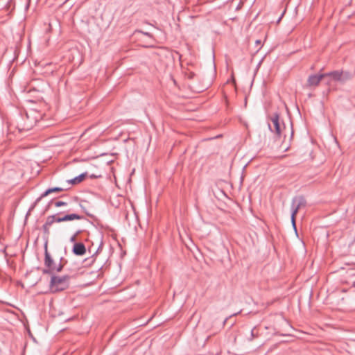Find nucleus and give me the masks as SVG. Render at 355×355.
<instances>
[{
	"instance_id": "obj_14",
	"label": "nucleus",
	"mask_w": 355,
	"mask_h": 355,
	"mask_svg": "<svg viewBox=\"0 0 355 355\" xmlns=\"http://www.w3.org/2000/svg\"><path fill=\"white\" fill-rule=\"evenodd\" d=\"M85 174H81L78 175V177L75 178L76 179V182L80 183L85 178Z\"/></svg>"
},
{
	"instance_id": "obj_7",
	"label": "nucleus",
	"mask_w": 355,
	"mask_h": 355,
	"mask_svg": "<svg viewBox=\"0 0 355 355\" xmlns=\"http://www.w3.org/2000/svg\"><path fill=\"white\" fill-rule=\"evenodd\" d=\"M325 78H330V80H328L327 83H330V80L338 81L341 83V76L340 71H334L329 73H324Z\"/></svg>"
},
{
	"instance_id": "obj_9",
	"label": "nucleus",
	"mask_w": 355,
	"mask_h": 355,
	"mask_svg": "<svg viewBox=\"0 0 355 355\" xmlns=\"http://www.w3.org/2000/svg\"><path fill=\"white\" fill-rule=\"evenodd\" d=\"M340 76H341V83H345V82L350 80L353 77V74L349 71H341Z\"/></svg>"
},
{
	"instance_id": "obj_2",
	"label": "nucleus",
	"mask_w": 355,
	"mask_h": 355,
	"mask_svg": "<svg viewBox=\"0 0 355 355\" xmlns=\"http://www.w3.org/2000/svg\"><path fill=\"white\" fill-rule=\"evenodd\" d=\"M70 276L62 277L53 275L50 282V287L53 292L61 291L67 289L69 286Z\"/></svg>"
},
{
	"instance_id": "obj_3",
	"label": "nucleus",
	"mask_w": 355,
	"mask_h": 355,
	"mask_svg": "<svg viewBox=\"0 0 355 355\" xmlns=\"http://www.w3.org/2000/svg\"><path fill=\"white\" fill-rule=\"evenodd\" d=\"M270 119V123H268L270 130L275 132L278 137H281L286 129L284 122L277 113H274Z\"/></svg>"
},
{
	"instance_id": "obj_19",
	"label": "nucleus",
	"mask_w": 355,
	"mask_h": 355,
	"mask_svg": "<svg viewBox=\"0 0 355 355\" xmlns=\"http://www.w3.org/2000/svg\"><path fill=\"white\" fill-rule=\"evenodd\" d=\"M252 336H254L253 330L251 331Z\"/></svg>"
},
{
	"instance_id": "obj_12",
	"label": "nucleus",
	"mask_w": 355,
	"mask_h": 355,
	"mask_svg": "<svg viewBox=\"0 0 355 355\" xmlns=\"http://www.w3.org/2000/svg\"><path fill=\"white\" fill-rule=\"evenodd\" d=\"M297 210H293L292 214H291V221L293 226L294 227L295 230H296V226H295V215L297 214Z\"/></svg>"
},
{
	"instance_id": "obj_5",
	"label": "nucleus",
	"mask_w": 355,
	"mask_h": 355,
	"mask_svg": "<svg viewBox=\"0 0 355 355\" xmlns=\"http://www.w3.org/2000/svg\"><path fill=\"white\" fill-rule=\"evenodd\" d=\"M83 218V216L77 214H67L63 217H58L57 223L64 222L67 220H80Z\"/></svg>"
},
{
	"instance_id": "obj_6",
	"label": "nucleus",
	"mask_w": 355,
	"mask_h": 355,
	"mask_svg": "<svg viewBox=\"0 0 355 355\" xmlns=\"http://www.w3.org/2000/svg\"><path fill=\"white\" fill-rule=\"evenodd\" d=\"M73 254L78 256H82L85 254L86 248L83 243H76L72 250Z\"/></svg>"
},
{
	"instance_id": "obj_17",
	"label": "nucleus",
	"mask_w": 355,
	"mask_h": 355,
	"mask_svg": "<svg viewBox=\"0 0 355 355\" xmlns=\"http://www.w3.org/2000/svg\"><path fill=\"white\" fill-rule=\"evenodd\" d=\"M68 182L69 183H71V184H78V182H76V178L71 179V180H69Z\"/></svg>"
},
{
	"instance_id": "obj_1",
	"label": "nucleus",
	"mask_w": 355,
	"mask_h": 355,
	"mask_svg": "<svg viewBox=\"0 0 355 355\" xmlns=\"http://www.w3.org/2000/svg\"><path fill=\"white\" fill-rule=\"evenodd\" d=\"M63 259H60V263L56 266L54 263V260L51 256L50 253L48 251V242L46 241L44 243V264L45 268L42 270L43 274H52L54 272H60L62 270L64 263H62Z\"/></svg>"
},
{
	"instance_id": "obj_13",
	"label": "nucleus",
	"mask_w": 355,
	"mask_h": 355,
	"mask_svg": "<svg viewBox=\"0 0 355 355\" xmlns=\"http://www.w3.org/2000/svg\"><path fill=\"white\" fill-rule=\"evenodd\" d=\"M55 206L56 207H62V206H65L67 205V203L66 202H64V201H56L55 203H54Z\"/></svg>"
},
{
	"instance_id": "obj_4",
	"label": "nucleus",
	"mask_w": 355,
	"mask_h": 355,
	"mask_svg": "<svg viewBox=\"0 0 355 355\" xmlns=\"http://www.w3.org/2000/svg\"><path fill=\"white\" fill-rule=\"evenodd\" d=\"M325 78V74L321 73L318 75H311L309 76L306 87H317L320 81Z\"/></svg>"
},
{
	"instance_id": "obj_15",
	"label": "nucleus",
	"mask_w": 355,
	"mask_h": 355,
	"mask_svg": "<svg viewBox=\"0 0 355 355\" xmlns=\"http://www.w3.org/2000/svg\"><path fill=\"white\" fill-rule=\"evenodd\" d=\"M49 227H50V226L46 225V224L43 225L42 229H43L44 234H49Z\"/></svg>"
},
{
	"instance_id": "obj_11",
	"label": "nucleus",
	"mask_w": 355,
	"mask_h": 355,
	"mask_svg": "<svg viewBox=\"0 0 355 355\" xmlns=\"http://www.w3.org/2000/svg\"><path fill=\"white\" fill-rule=\"evenodd\" d=\"M58 217L55 215L49 216L46 218V220L44 224L49 226H51L55 222H57Z\"/></svg>"
},
{
	"instance_id": "obj_8",
	"label": "nucleus",
	"mask_w": 355,
	"mask_h": 355,
	"mask_svg": "<svg viewBox=\"0 0 355 355\" xmlns=\"http://www.w3.org/2000/svg\"><path fill=\"white\" fill-rule=\"evenodd\" d=\"M295 205V207L293 209V210H297V212L298 210L302 207H304L306 205V200L302 196L296 197L293 200V205Z\"/></svg>"
},
{
	"instance_id": "obj_18",
	"label": "nucleus",
	"mask_w": 355,
	"mask_h": 355,
	"mask_svg": "<svg viewBox=\"0 0 355 355\" xmlns=\"http://www.w3.org/2000/svg\"><path fill=\"white\" fill-rule=\"evenodd\" d=\"M256 43H257V44H261V42H260V40H257V41H256Z\"/></svg>"
},
{
	"instance_id": "obj_10",
	"label": "nucleus",
	"mask_w": 355,
	"mask_h": 355,
	"mask_svg": "<svg viewBox=\"0 0 355 355\" xmlns=\"http://www.w3.org/2000/svg\"><path fill=\"white\" fill-rule=\"evenodd\" d=\"M64 191V189L61 188V187L51 188V189H47L45 192H44L42 194L40 198H44V197L47 196L49 194H50L51 193L60 192V191Z\"/></svg>"
},
{
	"instance_id": "obj_16",
	"label": "nucleus",
	"mask_w": 355,
	"mask_h": 355,
	"mask_svg": "<svg viewBox=\"0 0 355 355\" xmlns=\"http://www.w3.org/2000/svg\"><path fill=\"white\" fill-rule=\"evenodd\" d=\"M80 233V231H78L70 239L71 242H75L76 241L77 236Z\"/></svg>"
}]
</instances>
